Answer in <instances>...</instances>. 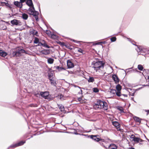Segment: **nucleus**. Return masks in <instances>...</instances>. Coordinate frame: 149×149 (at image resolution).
I'll list each match as a JSON object with an SVG mask.
<instances>
[{
	"instance_id": "obj_1",
	"label": "nucleus",
	"mask_w": 149,
	"mask_h": 149,
	"mask_svg": "<svg viewBox=\"0 0 149 149\" xmlns=\"http://www.w3.org/2000/svg\"><path fill=\"white\" fill-rule=\"evenodd\" d=\"M104 63L102 61L94 62L93 68L96 72L101 73L104 75L106 73L104 69Z\"/></svg>"
},
{
	"instance_id": "obj_2",
	"label": "nucleus",
	"mask_w": 149,
	"mask_h": 149,
	"mask_svg": "<svg viewBox=\"0 0 149 149\" xmlns=\"http://www.w3.org/2000/svg\"><path fill=\"white\" fill-rule=\"evenodd\" d=\"M93 108L96 110L103 109L104 110H107L108 109V105L105 102L99 100L93 105Z\"/></svg>"
},
{
	"instance_id": "obj_3",
	"label": "nucleus",
	"mask_w": 149,
	"mask_h": 149,
	"mask_svg": "<svg viewBox=\"0 0 149 149\" xmlns=\"http://www.w3.org/2000/svg\"><path fill=\"white\" fill-rule=\"evenodd\" d=\"M25 52L24 50L19 48L17 49L16 51L13 52L12 54L13 57L20 56L21 55V53H25Z\"/></svg>"
},
{
	"instance_id": "obj_4",
	"label": "nucleus",
	"mask_w": 149,
	"mask_h": 149,
	"mask_svg": "<svg viewBox=\"0 0 149 149\" xmlns=\"http://www.w3.org/2000/svg\"><path fill=\"white\" fill-rule=\"evenodd\" d=\"M130 139L132 141H134L135 143H137L139 142H142L144 141L140 138L136 137L134 134H132L130 136Z\"/></svg>"
},
{
	"instance_id": "obj_5",
	"label": "nucleus",
	"mask_w": 149,
	"mask_h": 149,
	"mask_svg": "<svg viewBox=\"0 0 149 149\" xmlns=\"http://www.w3.org/2000/svg\"><path fill=\"white\" fill-rule=\"evenodd\" d=\"M10 23L13 25L20 26L22 25V22L21 21L16 19H14L11 21Z\"/></svg>"
},
{
	"instance_id": "obj_6",
	"label": "nucleus",
	"mask_w": 149,
	"mask_h": 149,
	"mask_svg": "<svg viewBox=\"0 0 149 149\" xmlns=\"http://www.w3.org/2000/svg\"><path fill=\"white\" fill-rule=\"evenodd\" d=\"M40 95L45 99H47L49 98V93L48 92H41L40 93Z\"/></svg>"
},
{
	"instance_id": "obj_7",
	"label": "nucleus",
	"mask_w": 149,
	"mask_h": 149,
	"mask_svg": "<svg viewBox=\"0 0 149 149\" xmlns=\"http://www.w3.org/2000/svg\"><path fill=\"white\" fill-rule=\"evenodd\" d=\"M112 124L115 127L118 131H120V124L117 121H113L112 122Z\"/></svg>"
},
{
	"instance_id": "obj_8",
	"label": "nucleus",
	"mask_w": 149,
	"mask_h": 149,
	"mask_svg": "<svg viewBox=\"0 0 149 149\" xmlns=\"http://www.w3.org/2000/svg\"><path fill=\"white\" fill-rule=\"evenodd\" d=\"M32 8H30L28 10L29 14L30 15H33L35 13H37V12L35 11V9L34 6H31Z\"/></svg>"
},
{
	"instance_id": "obj_9",
	"label": "nucleus",
	"mask_w": 149,
	"mask_h": 149,
	"mask_svg": "<svg viewBox=\"0 0 149 149\" xmlns=\"http://www.w3.org/2000/svg\"><path fill=\"white\" fill-rule=\"evenodd\" d=\"M13 3L14 5L16 6V7L19 8L20 9L22 7L23 4L20 2L14 1L13 2Z\"/></svg>"
},
{
	"instance_id": "obj_10",
	"label": "nucleus",
	"mask_w": 149,
	"mask_h": 149,
	"mask_svg": "<svg viewBox=\"0 0 149 149\" xmlns=\"http://www.w3.org/2000/svg\"><path fill=\"white\" fill-rule=\"evenodd\" d=\"M99 136L98 135H91L90 136V138L94 140V141L99 142L101 139V138H99L98 137Z\"/></svg>"
},
{
	"instance_id": "obj_11",
	"label": "nucleus",
	"mask_w": 149,
	"mask_h": 149,
	"mask_svg": "<svg viewBox=\"0 0 149 149\" xmlns=\"http://www.w3.org/2000/svg\"><path fill=\"white\" fill-rule=\"evenodd\" d=\"M99 143L101 146L104 148H106L105 146H106V144H107V142L104 139H101Z\"/></svg>"
},
{
	"instance_id": "obj_12",
	"label": "nucleus",
	"mask_w": 149,
	"mask_h": 149,
	"mask_svg": "<svg viewBox=\"0 0 149 149\" xmlns=\"http://www.w3.org/2000/svg\"><path fill=\"white\" fill-rule=\"evenodd\" d=\"M67 65L68 68H72L74 66V64L70 60L67 61Z\"/></svg>"
},
{
	"instance_id": "obj_13",
	"label": "nucleus",
	"mask_w": 149,
	"mask_h": 149,
	"mask_svg": "<svg viewBox=\"0 0 149 149\" xmlns=\"http://www.w3.org/2000/svg\"><path fill=\"white\" fill-rule=\"evenodd\" d=\"M114 81L116 84L118 83L119 81V79L117 76L116 74H113L112 77Z\"/></svg>"
},
{
	"instance_id": "obj_14",
	"label": "nucleus",
	"mask_w": 149,
	"mask_h": 149,
	"mask_svg": "<svg viewBox=\"0 0 149 149\" xmlns=\"http://www.w3.org/2000/svg\"><path fill=\"white\" fill-rule=\"evenodd\" d=\"M49 80L52 85L56 86V81L53 77H52L51 79H49Z\"/></svg>"
},
{
	"instance_id": "obj_15",
	"label": "nucleus",
	"mask_w": 149,
	"mask_h": 149,
	"mask_svg": "<svg viewBox=\"0 0 149 149\" xmlns=\"http://www.w3.org/2000/svg\"><path fill=\"white\" fill-rule=\"evenodd\" d=\"M74 49H76L75 51H77L79 53H81L82 54H85L84 51L79 47H75Z\"/></svg>"
},
{
	"instance_id": "obj_16",
	"label": "nucleus",
	"mask_w": 149,
	"mask_h": 149,
	"mask_svg": "<svg viewBox=\"0 0 149 149\" xmlns=\"http://www.w3.org/2000/svg\"><path fill=\"white\" fill-rule=\"evenodd\" d=\"M118 146L114 143L111 144L108 147V149H117Z\"/></svg>"
},
{
	"instance_id": "obj_17",
	"label": "nucleus",
	"mask_w": 149,
	"mask_h": 149,
	"mask_svg": "<svg viewBox=\"0 0 149 149\" xmlns=\"http://www.w3.org/2000/svg\"><path fill=\"white\" fill-rule=\"evenodd\" d=\"M8 55L7 52L3 51V50H0V56L3 57H5Z\"/></svg>"
},
{
	"instance_id": "obj_18",
	"label": "nucleus",
	"mask_w": 149,
	"mask_h": 149,
	"mask_svg": "<svg viewBox=\"0 0 149 149\" xmlns=\"http://www.w3.org/2000/svg\"><path fill=\"white\" fill-rule=\"evenodd\" d=\"M30 33L33 36H36L37 37L39 36L38 35V32L37 31L33 29L31 30L30 31Z\"/></svg>"
},
{
	"instance_id": "obj_19",
	"label": "nucleus",
	"mask_w": 149,
	"mask_h": 149,
	"mask_svg": "<svg viewBox=\"0 0 149 149\" xmlns=\"http://www.w3.org/2000/svg\"><path fill=\"white\" fill-rule=\"evenodd\" d=\"M75 99H76L75 100H76L77 101H78L81 104L85 102V100H83L81 97H77V98H75Z\"/></svg>"
},
{
	"instance_id": "obj_20",
	"label": "nucleus",
	"mask_w": 149,
	"mask_h": 149,
	"mask_svg": "<svg viewBox=\"0 0 149 149\" xmlns=\"http://www.w3.org/2000/svg\"><path fill=\"white\" fill-rule=\"evenodd\" d=\"M26 3L29 7L33 6L32 0H27Z\"/></svg>"
},
{
	"instance_id": "obj_21",
	"label": "nucleus",
	"mask_w": 149,
	"mask_h": 149,
	"mask_svg": "<svg viewBox=\"0 0 149 149\" xmlns=\"http://www.w3.org/2000/svg\"><path fill=\"white\" fill-rule=\"evenodd\" d=\"M1 3L2 6H3L4 5H5L7 7H8L10 8H12L11 6L9 5L8 3L2 2H1Z\"/></svg>"
},
{
	"instance_id": "obj_22",
	"label": "nucleus",
	"mask_w": 149,
	"mask_h": 149,
	"mask_svg": "<svg viewBox=\"0 0 149 149\" xmlns=\"http://www.w3.org/2000/svg\"><path fill=\"white\" fill-rule=\"evenodd\" d=\"M133 119L135 121L139 123V124L141 123V119L139 117L135 116L133 117Z\"/></svg>"
},
{
	"instance_id": "obj_23",
	"label": "nucleus",
	"mask_w": 149,
	"mask_h": 149,
	"mask_svg": "<svg viewBox=\"0 0 149 149\" xmlns=\"http://www.w3.org/2000/svg\"><path fill=\"white\" fill-rule=\"evenodd\" d=\"M116 88L117 91H120L121 90L122 86L120 84H118L116 85Z\"/></svg>"
},
{
	"instance_id": "obj_24",
	"label": "nucleus",
	"mask_w": 149,
	"mask_h": 149,
	"mask_svg": "<svg viewBox=\"0 0 149 149\" xmlns=\"http://www.w3.org/2000/svg\"><path fill=\"white\" fill-rule=\"evenodd\" d=\"M117 109L120 111V113H124V109L122 107L118 106L117 107Z\"/></svg>"
},
{
	"instance_id": "obj_25",
	"label": "nucleus",
	"mask_w": 149,
	"mask_h": 149,
	"mask_svg": "<svg viewBox=\"0 0 149 149\" xmlns=\"http://www.w3.org/2000/svg\"><path fill=\"white\" fill-rule=\"evenodd\" d=\"M22 17L24 19L26 20L28 17V16L27 14L24 13L22 14Z\"/></svg>"
},
{
	"instance_id": "obj_26",
	"label": "nucleus",
	"mask_w": 149,
	"mask_h": 149,
	"mask_svg": "<svg viewBox=\"0 0 149 149\" xmlns=\"http://www.w3.org/2000/svg\"><path fill=\"white\" fill-rule=\"evenodd\" d=\"M54 61V59L51 58H49L47 60V62L48 63L50 64H52Z\"/></svg>"
},
{
	"instance_id": "obj_27",
	"label": "nucleus",
	"mask_w": 149,
	"mask_h": 149,
	"mask_svg": "<svg viewBox=\"0 0 149 149\" xmlns=\"http://www.w3.org/2000/svg\"><path fill=\"white\" fill-rule=\"evenodd\" d=\"M54 68L57 69L59 71L65 70V69L64 68L62 67H60L59 66H55L54 67Z\"/></svg>"
},
{
	"instance_id": "obj_28",
	"label": "nucleus",
	"mask_w": 149,
	"mask_h": 149,
	"mask_svg": "<svg viewBox=\"0 0 149 149\" xmlns=\"http://www.w3.org/2000/svg\"><path fill=\"white\" fill-rule=\"evenodd\" d=\"M58 108L61 111H63L64 110V106L61 104H58Z\"/></svg>"
},
{
	"instance_id": "obj_29",
	"label": "nucleus",
	"mask_w": 149,
	"mask_h": 149,
	"mask_svg": "<svg viewBox=\"0 0 149 149\" xmlns=\"http://www.w3.org/2000/svg\"><path fill=\"white\" fill-rule=\"evenodd\" d=\"M110 92V93L113 96L114 95H115V94H116V90L115 89H111Z\"/></svg>"
},
{
	"instance_id": "obj_30",
	"label": "nucleus",
	"mask_w": 149,
	"mask_h": 149,
	"mask_svg": "<svg viewBox=\"0 0 149 149\" xmlns=\"http://www.w3.org/2000/svg\"><path fill=\"white\" fill-rule=\"evenodd\" d=\"M25 142H26V141H21L16 143H17V146L18 147L19 146H21L23 145Z\"/></svg>"
},
{
	"instance_id": "obj_31",
	"label": "nucleus",
	"mask_w": 149,
	"mask_h": 149,
	"mask_svg": "<svg viewBox=\"0 0 149 149\" xmlns=\"http://www.w3.org/2000/svg\"><path fill=\"white\" fill-rule=\"evenodd\" d=\"M88 82H93L95 81V80L93 77H90L89 79L88 80Z\"/></svg>"
},
{
	"instance_id": "obj_32",
	"label": "nucleus",
	"mask_w": 149,
	"mask_h": 149,
	"mask_svg": "<svg viewBox=\"0 0 149 149\" xmlns=\"http://www.w3.org/2000/svg\"><path fill=\"white\" fill-rule=\"evenodd\" d=\"M38 106V105L37 104H29L28 106V107H37Z\"/></svg>"
},
{
	"instance_id": "obj_33",
	"label": "nucleus",
	"mask_w": 149,
	"mask_h": 149,
	"mask_svg": "<svg viewBox=\"0 0 149 149\" xmlns=\"http://www.w3.org/2000/svg\"><path fill=\"white\" fill-rule=\"evenodd\" d=\"M50 52L49 50H45L43 51V53L45 55L49 54Z\"/></svg>"
},
{
	"instance_id": "obj_34",
	"label": "nucleus",
	"mask_w": 149,
	"mask_h": 149,
	"mask_svg": "<svg viewBox=\"0 0 149 149\" xmlns=\"http://www.w3.org/2000/svg\"><path fill=\"white\" fill-rule=\"evenodd\" d=\"M65 47L66 48L68 49H69L70 50H72V48L71 47V46L69 44H65Z\"/></svg>"
},
{
	"instance_id": "obj_35",
	"label": "nucleus",
	"mask_w": 149,
	"mask_h": 149,
	"mask_svg": "<svg viewBox=\"0 0 149 149\" xmlns=\"http://www.w3.org/2000/svg\"><path fill=\"white\" fill-rule=\"evenodd\" d=\"M138 68L140 70L142 71L143 70V66L140 64L138 66Z\"/></svg>"
},
{
	"instance_id": "obj_36",
	"label": "nucleus",
	"mask_w": 149,
	"mask_h": 149,
	"mask_svg": "<svg viewBox=\"0 0 149 149\" xmlns=\"http://www.w3.org/2000/svg\"><path fill=\"white\" fill-rule=\"evenodd\" d=\"M42 46L48 48H50V47L47 45L46 42L45 41H44Z\"/></svg>"
},
{
	"instance_id": "obj_37",
	"label": "nucleus",
	"mask_w": 149,
	"mask_h": 149,
	"mask_svg": "<svg viewBox=\"0 0 149 149\" xmlns=\"http://www.w3.org/2000/svg\"><path fill=\"white\" fill-rule=\"evenodd\" d=\"M39 39L37 37H35L34 43L35 44H37L39 42Z\"/></svg>"
},
{
	"instance_id": "obj_38",
	"label": "nucleus",
	"mask_w": 149,
	"mask_h": 149,
	"mask_svg": "<svg viewBox=\"0 0 149 149\" xmlns=\"http://www.w3.org/2000/svg\"><path fill=\"white\" fill-rule=\"evenodd\" d=\"M112 42L115 41L116 40V38L115 37H113L110 38Z\"/></svg>"
},
{
	"instance_id": "obj_39",
	"label": "nucleus",
	"mask_w": 149,
	"mask_h": 149,
	"mask_svg": "<svg viewBox=\"0 0 149 149\" xmlns=\"http://www.w3.org/2000/svg\"><path fill=\"white\" fill-rule=\"evenodd\" d=\"M116 95L118 97L120 96L121 95V91H117V92H116Z\"/></svg>"
},
{
	"instance_id": "obj_40",
	"label": "nucleus",
	"mask_w": 149,
	"mask_h": 149,
	"mask_svg": "<svg viewBox=\"0 0 149 149\" xmlns=\"http://www.w3.org/2000/svg\"><path fill=\"white\" fill-rule=\"evenodd\" d=\"M58 44H59L62 47H63L64 46H65V43H64V42H58Z\"/></svg>"
},
{
	"instance_id": "obj_41",
	"label": "nucleus",
	"mask_w": 149,
	"mask_h": 149,
	"mask_svg": "<svg viewBox=\"0 0 149 149\" xmlns=\"http://www.w3.org/2000/svg\"><path fill=\"white\" fill-rule=\"evenodd\" d=\"M17 147H18V146H17V143H15V144H14L11 145L10 146V148H15Z\"/></svg>"
},
{
	"instance_id": "obj_42",
	"label": "nucleus",
	"mask_w": 149,
	"mask_h": 149,
	"mask_svg": "<svg viewBox=\"0 0 149 149\" xmlns=\"http://www.w3.org/2000/svg\"><path fill=\"white\" fill-rule=\"evenodd\" d=\"M99 91V90L97 88H93V92L95 93H97Z\"/></svg>"
},
{
	"instance_id": "obj_43",
	"label": "nucleus",
	"mask_w": 149,
	"mask_h": 149,
	"mask_svg": "<svg viewBox=\"0 0 149 149\" xmlns=\"http://www.w3.org/2000/svg\"><path fill=\"white\" fill-rule=\"evenodd\" d=\"M38 14V12H37V13H35L34 15H33L35 16V18L37 20V19L38 18V17L37 15Z\"/></svg>"
},
{
	"instance_id": "obj_44",
	"label": "nucleus",
	"mask_w": 149,
	"mask_h": 149,
	"mask_svg": "<svg viewBox=\"0 0 149 149\" xmlns=\"http://www.w3.org/2000/svg\"><path fill=\"white\" fill-rule=\"evenodd\" d=\"M53 74H49L48 75V79L49 80V79H51L52 77V76Z\"/></svg>"
},
{
	"instance_id": "obj_45",
	"label": "nucleus",
	"mask_w": 149,
	"mask_h": 149,
	"mask_svg": "<svg viewBox=\"0 0 149 149\" xmlns=\"http://www.w3.org/2000/svg\"><path fill=\"white\" fill-rule=\"evenodd\" d=\"M26 0H20V2H21V3H22L26 1Z\"/></svg>"
},
{
	"instance_id": "obj_46",
	"label": "nucleus",
	"mask_w": 149,
	"mask_h": 149,
	"mask_svg": "<svg viewBox=\"0 0 149 149\" xmlns=\"http://www.w3.org/2000/svg\"><path fill=\"white\" fill-rule=\"evenodd\" d=\"M63 95H60V99L62 100V98L63 97Z\"/></svg>"
},
{
	"instance_id": "obj_47",
	"label": "nucleus",
	"mask_w": 149,
	"mask_h": 149,
	"mask_svg": "<svg viewBox=\"0 0 149 149\" xmlns=\"http://www.w3.org/2000/svg\"><path fill=\"white\" fill-rule=\"evenodd\" d=\"M43 44V42H40L39 43V45H42V46Z\"/></svg>"
},
{
	"instance_id": "obj_48",
	"label": "nucleus",
	"mask_w": 149,
	"mask_h": 149,
	"mask_svg": "<svg viewBox=\"0 0 149 149\" xmlns=\"http://www.w3.org/2000/svg\"><path fill=\"white\" fill-rule=\"evenodd\" d=\"M79 91L78 92V93H80V91H81V92H82V90L81 89H80V88L79 89Z\"/></svg>"
},
{
	"instance_id": "obj_49",
	"label": "nucleus",
	"mask_w": 149,
	"mask_h": 149,
	"mask_svg": "<svg viewBox=\"0 0 149 149\" xmlns=\"http://www.w3.org/2000/svg\"><path fill=\"white\" fill-rule=\"evenodd\" d=\"M125 97H127V95L126 94H123V95Z\"/></svg>"
},
{
	"instance_id": "obj_50",
	"label": "nucleus",
	"mask_w": 149,
	"mask_h": 149,
	"mask_svg": "<svg viewBox=\"0 0 149 149\" xmlns=\"http://www.w3.org/2000/svg\"><path fill=\"white\" fill-rule=\"evenodd\" d=\"M146 112H147V114H149V110H147Z\"/></svg>"
},
{
	"instance_id": "obj_51",
	"label": "nucleus",
	"mask_w": 149,
	"mask_h": 149,
	"mask_svg": "<svg viewBox=\"0 0 149 149\" xmlns=\"http://www.w3.org/2000/svg\"><path fill=\"white\" fill-rule=\"evenodd\" d=\"M54 36H55L53 34V35H52V36H52V38H53V37Z\"/></svg>"
},
{
	"instance_id": "obj_52",
	"label": "nucleus",
	"mask_w": 149,
	"mask_h": 149,
	"mask_svg": "<svg viewBox=\"0 0 149 149\" xmlns=\"http://www.w3.org/2000/svg\"><path fill=\"white\" fill-rule=\"evenodd\" d=\"M130 149H135L133 147H131L130 148Z\"/></svg>"
},
{
	"instance_id": "obj_53",
	"label": "nucleus",
	"mask_w": 149,
	"mask_h": 149,
	"mask_svg": "<svg viewBox=\"0 0 149 149\" xmlns=\"http://www.w3.org/2000/svg\"><path fill=\"white\" fill-rule=\"evenodd\" d=\"M142 144H143L142 143H139V144L140 145H142Z\"/></svg>"
},
{
	"instance_id": "obj_54",
	"label": "nucleus",
	"mask_w": 149,
	"mask_h": 149,
	"mask_svg": "<svg viewBox=\"0 0 149 149\" xmlns=\"http://www.w3.org/2000/svg\"><path fill=\"white\" fill-rule=\"evenodd\" d=\"M47 31L49 32V33L50 32L49 31Z\"/></svg>"
},
{
	"instance_id": "obj_55",
	"label": "nucleus",
	"mask_w": 149,
	"mask_h": 149,
	"mask_svg": "<svg viewBox=\"0 0 149 149\" xmlns=\"http://www.w3.org/2000/svg\"><path fill=\"white\" fill-rule=\"evenodd\" d=\"M132 96H133V95H134V94H133H133H132Z\"/></svg>"
},
{
	"instance_id": "obj_56",
	"label": "nucleus",
	"mask_w": 149,
	"mask_h": 149,
	"mask_svg": "<svg viewBox=\"0 0 149 149\" xmlns=\"http://www.w3.org/2000/svg\"><path fill=\"white\" fill-rule=\"evenodd\" d=\"M49 33V32H48V33H47V34H48V33Z\"/></svg>"
},
{
	"instance_id": "obj_57",
	"label": "nucleus",
	"mask_w": 149,
	"mask_h": 149,
	"mask_svg": "<svg viewBox=\"0 0 149 149\" xmlns=\"http://www.w3.org/2000/svg\"><path fill=\"white\" fill-rule=\"evenodd\" d=\"M49 33V32H48V33H47V34H48V33Z\"/></svg>"
},
{
	"instance_id": "obj_58",
	"label": "nucleus",
	"mask_w": 149,
	"mask_h": 149,
	"mask_svg": "<svg viewBox=\"0 0 149 149\" xmlns=\"http://www.w3.org/2000/svg\"><path fill=\"white\" fill-rule=\"evenodd\" d=\"M148 142H149V140H148Z\"/></svg>"
}]
</instances>
